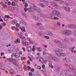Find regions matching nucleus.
Instances as JSON below:
<instances>
[{"label":"nucleus","instance_id":"nucleus-23","mask_svg":"<svg viewBox=\"0 0 76 76\" xmlns=\"http://www.w3.org/2000/svg\"><path fill=\"white\" fill-rule=\"evenodd\" d=\"M21 13L23 16H24V17H25V18H26V14H25V12H24L22 11H21Z\"/></svg>","mask_w":76,"mask_h":76},{"label":"nucleus","instance_id":"nucleus-15","mask_svg":"<svg viewBox=\"0 0 76 76\" xmlns=\"http://www.w3.org/2000/svg\"><path fill=\"white\" fill-rule=\"evenodd\" d=\"M14 56L16 58H18L19 57V56H20V54L19 53H15Z\"/></svg>","mask_w":76,"mask_h":76},{"label":"nucleus","instance_id":"nucleus-9","mask_svg":"<svg viewBox=\"0 0 76 76\" xmlns=\"http://www.w3.org/2000/svg\"><path fill=\"white\" fill-rule=\"evenodd\" d=\"M33 9L35 11H36V12H38V13H40L41 10H40V9L38 8L37 6H34L33 7Z\"/></svg>","mask_w":76,"mask_h":76},{"label":"nucleus","instance_id":"nucleus-48","mask_svg":"<svg viewBox=\"0 0 76 76\" xmlns=\"http://www.w3.org/2000/svg\"><path fill=\"white\" fill-rule=\"evenodd\" d=\"M65 56V53H61V56H63V57H64V56Z\"/></svg>","mask_w":76,"mask_h":76},{"label":"nucleus","instance_id":"nucleus-43","mask_svg":"<svg viewBox=\"0 0 76 76\" xmlns=\"http://www.w3.org/2000/svg\"><path fill=\"white\" fill-rule=\"evenodd\" d=\"M64 60H65V61H66V62H69V59H67L66 58H65V59H64Z\"/></svg>","mask_w":76,"mask_h":76},{"label":"nucleus","instance_id":"nucleus-55","mask_svg":"<svg viewBox=\"0 0 76 76\" xmlns=\"http://www.w3.org/2000/svg\"><path fill=\"white\" fill-rule=\"evenodd\" d=\"M17 41L18 42V43H20V39H17Z\"/></svg>","mask_w":76,"mask_h":76},{"label":"nucleus","instance_id":"nucleus-14","mask_svg":"<svg viewBox=\"0 0 76 76\" xmlns=\"http://www.w3.org/2000/svg\"><path fill=\"white\" fill-rule=\"evenodd\" d=\"M64 9L66 10V11L68 12H70V9L68 7H64Z\"/></svg>","mask_w":76,"mask_h":76},{"label":"nucleus","instance_id":"nucleus-44","mask_svg":"<svg viewBox=\"0 0 76 76\" xmlns=\"http://www.w3.org/2000/svg\"><path fill=\"white\" fill-rule=\"evenodd\" d=\"M18 37L19 38H22V35L18 34Z\"/></svg>","mask_w":76,"mask_h":76},{"label":"nucleus","instance_id":"nucleus-51","mask_svg":"<svg viewBox=\"0 0 76 76\" xmlns=\"http://www.w3.org/2000/svg\"><path fill=\"white\" fill-rule=\"evenodd\" d=\"M16 26L17 28H19V26H20V25H19V24L17 23L16 24Z\"/></svg>","mask_w":76,"mask_h":76},{"label":"nucleus","instance_id":"nucleus-22","mask_svg":"<svg viewBox=\"0 0 76 76\" xmlns=\"http://www.w3.org/2000/svg\"><path fill=\"white\" fill-rule=\"evenodd\" d=\"M20 28L21 29L22 31L23 32H26V31L25 30V28L23 27H22V28H21V27H20Z\"/></svg>","mask_w":76,"mask_h":76},{"label":"nucleus","instance_id":"nucleus-63","mask_svg":"<svg viewBox=\"0 0 76 76\" xmlns=\"http://www.w3.org/2000/svg\"><path fill=\"white\" fill-rule=\"evenodd\" d=\"M33 41V40H32L30 39H29V42L30 43H32V42Z\"/></svg>","mask_w":76,"mask_h":76},{"label":"nucleus","instance_id":"nucleus-2","mask_svg":"<svg viewBox=\"0 0 76 76\" xmlns=\"http://www.w3.org/2000/svg\"><path fill=\"white\" fill-rule=\"evenodd\" d=\"M63 35H66L67 36H69L72 35V31L68 30H65L62 32Z\"/></svg>","mask_w":76,"mask_h":76},{"label":"nucleus","instance_id":"nucleus-32","mask_svg":"<svg viewBox=\"0 0 76 76\" xmlns=\"http://www.w3.org/2000/svg\"><path fill=\"white\" fill-rule=\"evenodd\" d=\"M37 50L38 51L40 52L42 50L41 48L39 47V48H37Z\"/></svg>","mask_w":76,"mask_h":76},{"label":"nucleus","instance_id":"nucleus-27","mask_svg":"<svg viewBox=\"0 0 76 76\" xmlns=\"http://www.w3.org/2000/svg\"><path fill=\"white\" fill-rule=\"evenodd\" d=\"M39 15L40 17H42V18H44V15L41 13H39Z\"/></svg>","mask_w":76,"mask_h":76},{"label":"nucleus","instance_id":"nucleus-39","mask_svg":"<svg viewBox=\"0 0 76 76\" xmlns=\"http://www.w3.org/2000/svg\"><path fill=\"white\" fill-rule=\"evenodd\" d=\"M73 35L76 37V30L74 31L73 32Z\"/></svg>","mask_w":76,"mask_h":76},{"label":"nucleus","instance_id":"nucleus-18","mask_svg":"<svg viewBox=\"0 0 76 76\" xmlns=\"http://www.w3.org/2000/svg\"><path fill=\"white\" fill-rule=\"evenodd\" d=\"M12 62L14 64H15V65H18V61L16 59H14L13 60Z\"/></svg>","mask_w":76,"mask_h":76},{"label":"nucleus","instance_id":"nucleus-25","mask_svg":"<svg viewBox=\"0 0 76 76\" xmlns=\"http://www.w3.org/2000/svg\"><path fill=\"white\" fill-rule=\"evenodd\" d=\"M7 60L9 61L10 62H12V61H13V58H8L7 59Z\"/></svg>","mask_w":76,"mask_h":76},{"label":"nucleus","instance_id":"nucleus-34","mask_svg":"<svg viewBox=\"0 0 76 76\" xmlns=\"http://www.w3.org/2000/svg\"><path fill=\"white\" fill-rule=\"evenodd\" d=\"M49 59H51V60H53L54 57L52 56H49Z\"/></svg>","mask_w":76,"mask_h":76},{"label":"nucleus","instance_id":"nucleus-26","mask_svg":"<svg viewBox=\"0 0 76 76\" xmlns=\"http://www.w3.org/2000/svg\"><path fill=\"white\" fill-rule=\"evenodd\" d=\"M54 42L56 43V44H59L60 43V41L59 40H57V39H56L54 40Z\"/></svg>","mask_w":76,"mask_h":76},{"label":"nucleus","instance_id":"nucleus-1","mask_svg":"<svg viewBox=\"0 0 76 76\" xmlns=\"http://www.w3.org/2000/svg\"><path fill=\"white\" fill-rule=\"evenodd\" d=\"M33 26L34 27L37 28L38 29H41V30H45V28L44 26H41V23H37V24H34Z\"/></svg>","mask_w":76,"mask_h":76},{"label":"nucleus","instance_id":"nucleus-42","mask_svg":"<svg viewBox=\"0 0 76 76\" xmlns=\"http://www.w3.org/2000/svg\"><path fill=\"white\" fill-rule=\"evenodd\" d=\"M1 18H3V17H1V16L0 15V19H1L0 22H3L4 21L3 20V19H1Z\"/></svg>","mask_w":76,"mask_h":76},{"label":"nucleus","instance_id":"nucleus-56","mask_svg":"<svg viewBox=\"0 0 76 76\" xmlns=\"http://www.w3.org/2000/svg\"><path fill=\"white\" fill-rule=\"evenodd\" d=\"M29 76H32V73L31 72H29Z\"/></svg>","mask_w":76,"mask_h":76},{"label":"nucleus","instance_id":"nucleus-28","mask_svg":"<svg viewBox=\"0 0 76 76\" xmlns=\"http://www.w3.org/2000/svg\"><path fill=\"white\" fill-rule=\"evenodd\" d=\"M12 22L13 24H15V23H17V21L16 20H12Z\"/></svg>","mask_w":76,"mask_h":76},{"label":"nucleus","instance_id":"nucleus-3","mask_svg":"<svg viewBox=\"0 0 76 76\" xmlns=\"http://www.w3.org/2000/svg\"><path fill=\"white\" fill-rule=\"evenodd\" d=\"M63 51V50L61 49H58L57 50H56V55H57L58 56H61V53L60 52H62Z\"/></svg>","mask_w":76,"mask_h":76},{"label":"nucleus","instance_id":"nucleus-29","mask_svg":"<svg viewBox=\"0 0 76 76\" xmlns=\"http://www.w3.org/2000/svg\"><path fill=\"white\" fill-rule=\"evenodd\" d=\"M64 40L66 42H67V43H69V39L67 38H65Z\"/></svg>","mask_w":76,"mask_h":76},{"label":"nucleus","instance_id":"nucleus-62","mask_svg":"<svg viewBox=\"0 0 76 76\" xmlns=\"http://www.w3.org/2000/svg\"><path fill=\"white\" fill-rule=\"evenodd\" d=\"M43 55H46V53L45 52V51H44L43 52Z\"/></svg>","mask_w":76,"mask_h":76},{"label":"nucleus","instance_id":"nucleus-30","mask_svg":"<svg viewBox=\"0 0 76 76\" xmlns=\"http://www.w3.org/2000/svg\"><path fill=\"white\" fill-rule=\"evenodd\" d=\"M66 47H67V45L63 43L62 48H66Z\"/></svg>","mask_w":76,"mask_h":76},{"label":"nucleus","instance_id":"nucleus-6","mask_svg":"<svg viewBox=\"0 0 76 76\" xmlns=\"http://www.w3.org/2000/svg\"><path fill=\"white\" fill-rule=\"evenodd\" d=\"M67 75V72L66 71H62L60 74L61 76H66Z\"/></svg>","mask_w":76,"mask_h":76},{"label":"nucleus","instance_id":"nucleus-45","mask_svg":"<svg viewBox=\"0 0 76 76\" xmlns=\"http://www.w3.org/2000/svg\"><path fill=\"white\" fill-rule=\"evenodd\" d=\"M42 71L43 72V73L44 74V75H46L47 74V73L45 72V71H44V69H42Z\"/></svg>","mask_w":76,"mask_h":76},{"label":"nucleus","instance_id":"nucleus-10","mask_svg":"<svg viewBox=\"0 0 76 76\" xmlns=\"http://www.w3.org/2000/svg\"><path fill=\"white\" fill-rule=\"evenodd\" d=\"M46 17L48 18L51 19H54V16L52 15L48 14L46 15Z\"/></svg>","mask_w":76,"mask_h":76},{"label":"nucleus","instance_id":"nucleus-52","mask_svg":"<svg viewBox=\"0 0 76 76\" xmlns=\"http://www.w3.org/2000/svg\"><path fill=\"white\" fill-rule=\"evenodd\" d=\"M37 68L39 70H41V67L40 66H38L37 67Z\"/></svg>","mask_w":76,"mask_h":76},{"label":"nucleus","instance_id":"nucleus-40","mask_svg":"<svg viewBox=\"0 0 76 76\" xmlns=\"http://www.w3.org/2000/svg\"><path fill=\"white\" fill-rule=\"evenodd\" d=\"M22 21L23 22V23L24 25H27L25 21H24L23 20H22Z\"/></svg>","mask_w":76,"mask_h":76},{"label":"nucleus","instance_id":"nucleus-36","mask_svg":"<svg viewBox=\"0 0 76 76\" xmlns=\"http://www.w3.org/2000/svg\"><path fill=\"white\" fill-rule=\"evenodd\" d=\"M38 35H39V36H40V37H44V36L43 35V34L40 33H38Z\"/></svg>","mask_w":76,"mask_h":76},{"label":"nucleus","instance_id":"nucleus-33","mask_svg":"<svg viewBox=\"0 0 76 76\" xmlns=\"http://www.w3.org/2000/svg\"><path fill=\"white\" fill-rule=\"evenodd\" d=\"M40 4L41 7H45L44 4H42V3H40Z\"/></svg>","mask_w":76,"mask_h":76},{"label":"nucleus","instance_id":"nucleus-4","mask_svg":"<svg viewBox=\"0 0 76 76\" xmlns=\"http://www.w3.org/2000/svg\"><path fill=\"white\" fill-rule=\"evenodd\" d=\"M50 4L52 6H53V7H55V8H56V9L59 8V7L58 6V5L54 2H51L50 3Z\"/></svg>","mask_w":76,"mask_h":76},{"label":"nucleus","instance_id":"nucleus-17","mask_svg":"<svg viewBox=\"0 0 76 76\" xmlns=\"http://www.w3.org/2000/svg\"><path fill=\"white\" fill-rule=\"evenodd\" d=\"M39 61L40 62H41L43 64L45 63V61H44V58L42 57H41L39 58Z\"/></svg>","mask_w":76,"mask_h":76},{"label":"nucleus","instance_id":"nucleus-49","mask_svg":"<svg viewBox=\"0 0 76 76\" xmlns=\"http://www.w3.org/2000/svg\"><path fill=\"white\" fill-rule=\"evenodd\" d=\"M17 67L16 68V69L18 70H20V68L19 67V66L17 65Z\"/></svg>","mask_w":76,"mask_h":76},{"label":"nucleus","instance_id":"nucleus-21","mask_svg":"<svg viewBox=\"0 0 76 76\" xmlns=\"http://www.w3.org/2000/svg\"><path fill=\"white\" fill-rule=\"evenodd\" d=\"M46 35H50V36H53V33L49 31H48L46 32Z\"/></svg>","mask_w":76,"mask_h":76},{"label":"nucleus","instance_id":"nucleus-37","mask_svg":"<svg viewBox=\"0 0 76 76\" xmlns=\"http://www.w3.org/2000/svg\"><path fill=\"white\" fill-rule=\"evenodd\" d=\"M75 48V47L74 46L72 48H70L69 49L70 51H71V52H72V53L73 52V51L72 50H73V49H74V48Z\"/></svg>","mask_w":76,"mask_h":76},{"label":"nucleus","instance_id":"nucleus-46","mask_svg":"<svg viewBox=\"0 0 76 76\" xmlns=\"http://www.w3.org/2000/svg\"><path fill=\"white\" fill-rule=\"evenodd\" d=\"M53 19H55V20H58V18L56 17H54Z\"/></svg>","mask_w":76,"mask_h":76},{"label":"nucleus","instance_id":"nucleus-47","mask_svg":"<svg viewBox=\"0 0 76 76\" xmlns=\"http://www.w3.org/2000/svg\"><path fill=\"white\" fill-rule=\"evenodd\" d=\"M70 25L67 24V25H65V28H70V27H69V26Z\"/></svg>","mask_w":76,"mask_h":76},{"label":"nucleus","instance_id":"nucleus-41","mask_svg":"<svg viewBox=\"0 0 76 76\" xmlns=\"http://www.w3.org/2000/svg\"><path fill=\"white\" fill-rule=\"evenodd\" d=\"M2 6H3L4 9H6V8H7V6L5 4H3Z\"/></svg>","mask_w":76,"mask_h":76},{"label":"nucleus","instance_id":"nucleus-24","mask_svg":"<svg viewBox=\"0 0 76 76\" xmlns=\"http://www.w3.org/2000/svg\"><path fill=\"white\" fill-rule=\"evenodd\" d=\"M53 60H55L56 61L59 62V59L58 58L56 57H54L53 58Z\"/></svg>","mask_w":76,"mask_h":76},{"label":"nucleus","instance_id":"nucleus-11","mask_svg":"<svg viewBox=\"0 0 76 76\" xmlns=\"http://www.w3.org/2000/svg\"><path fill=\"white\" fill-rule=\"evenodd\" d=\"M14 48L13 47H11L10 48H9L8 49L9 53H12L14 52Z\"/></svg>","mask_w":76,"mask_h":76},{"label":"nucleus","instance_id":"nucleus-60","mask_svg":"<svg viewBox=\"0 0 76 76\" xmlns=\"http://www.w3.org/2000/svg\"><path fill=\"white\" fill-rule=\"evenodd\" d=\"M45 65L43 64L42 66V69H45Z\"/></svg>","mask_w":76,"mask_h":76},{"label":"nucleus","instance_id":"nucleus-58","mask_svg":"<svg viewBox=\"0 0 76 76\" xmlns=\"http://www.w3.org/2000/svg\"><path fill=\"white\" fill-rule=\"evenodd\" d=\"M34 68H31L30 71L31 72H34Z\"/></svg>","mask_w":76,"mask_h":76},{"label":"nucleus","instance_id":"nucleus-57","mask_svg":"<svg viewBox=\"0 0 76 76\" xmlns=\"http://www.w3.org/2000/svg\"><path fill=\"white\" fill-rule=\"evenodd\" d=\"M44 37L45 38H46V39H49V38H50V37H49L48 36H44Z\"/></svg>","mask_w":76,"mask_h":76},{"label":"nucleus","instance_id":"nucleus-31","mask_svg":"<svg viewBox=\"0 0 76 76\" xmlns=\"http://www.w3.org/2000/svg\"><path fill=\"white\" fill-rule=\"evenodd\" d=\"M58 47H59L60 48H63V43L59 44L58 45Z\"/></svg>","mask_w":76,"mask_h":76},{"label":"nucleus","instance_id":"nucleus-38","mask_svg":"<svg viewBox=\"0 0 76 76\" xmlns=\"http://www.w3.org/2000/svg\"><path fill=\"white\" fill-rule=\"evenodd\" d=\"M60 3H61V4H65L66 2L64 1H62L60 2Z\"/></svg>","mask_w":76,"mask_h":76},{"label":"nucleus","instance_id":"nucleus-20","mask_svg":"<svg viewBox=\"0 0 76 76\" xmlns=\"http://www.w3.org/2000/svg\"><path fill=\"white\" fill-rule=\"evenodd\" d=\"M27 50L29 53H31V47L29 46L27 48Z\"/></svg>","mask_w":76,"mask_h":76},{"label":"nucleus","instance_id":"nucleus-35","mask_svg":"<svg viewBox=\"0 0 76 76\" xmlns=\"http://www.w3.org/2000/svg\"><path fill=\"white\" fill-rule=\"evenodd\" d=\"M23 69L25 71H27V68H26V65H24V66Z\"/></svg>","mask_w":76,"mask_h":76},{"label":"nucleus","instance_id":"nucleus-59","mask_svg":"<svg viewBox=\"0 0 76 76\" xmlns=\"http://www.w3.org/2000/svg\"><path fill=\"white\" fill-rule=\"evenodd\" d=\"M25 4V7H28V4L27 3H26Z\"/></svg>","mask_w":76,"mask_h":76},{"label":"nucleus","instance_id":"nucleus-19","mask_svg":"<svg viewBox=\"0 0 76 76\" xmlns=\"http://www.w3.org/2000/svg\"><path fill=\"white\" fill-rule=\"evenodd\" d=\"M69 28H76V25H74L70 24L69 26Z\"/></svg>","mask_w":76,"mask_h":76},{"label":"nucleus","instance_id":"nucleus-54","mask_svg":"<svg viewBox=\"0 0 76 76\" xmlns=\"http://www.w3.org/2000/svg\"><path fill=\"white\" fill-rule=\"evenodd\" d=\"M22 40V41H23L24 42V41H25L26 40V38L25 37L23 38Z\"/></svg>","mask_w":76,"mask_h":76},{"label":"nucleus","instance_id":"nucleus-64","mask_svg":"<svg viewBox=\"0 0 76 76\" xmlns=\"http://www.w3.org/2000/svg\"><path fill=\"white\" fill-rule=\"evenodd\" d=\"M57 25H58V26H60V22L57 23Z\"/></svg>","mask_w":76,"mask_h":76},{"label":"nucleus","instance_id":"nucleus-7","mask_svg":"<svg viewBox=\"0 0 76 76\" xmlns=\"http://www.w3.org/2000/svg\"><path fill=\"white\" fill-rule=\"evenodd\" d=\"M24 10L25 12H27V10H28L29 12H33L34 11V9L32 7H30L29 8L25 7L24 8Z\"/></svg>","mask_w":76,"mask_h":76},{"label":"nucleus","instance_id":"nucleus-8","mask_svg":"<svg viewBox=\"0 0 76 76\" xmlns=\"http://www.w3.org/2000/svg\"><path fill=\"white\" fill-rule=\"evenodd\" d=\"M53 14L55 16H58L60 15V12L58 10H55L53 12Z\"/></svg>","mask_w":76,"mask_h":76},{"label":"nucleus","instance_id":"nucleus-50","mask_svg":"<svg viewBox=\"0 0 76 76\" xmlns=\"http://www.w3.org/2000/svg\"><path fill=\"white\" fill-rule=\"evenodd\" d=\"M15 3H14L13 2H12L11 4V5L12 6H15Z\"/></svg>","mask_w":76,"mask_h":76},{"label":"nucleus","instance_id":"nucleus-12","mask_svg":"<svg viewBox=\"0 0 76 76\" xmlns=\"http://www.w3.org/2000/svg\"><path fill=\"white\" fill-rule=\"evenodd\" d=\"M21 44L24 47L25 46V45H26V46H28V42H24V41H22L21 42Z\"/></svg>","mask_w":76,"mask_h":76},{"label":"nucleus","instance_id":"nucleus-61","mask_svg":"<svg viewBox=\"0 0 76 76\" xmlns=\"http://www.w3.org/2000/svg\"><path fill=\"white\" fill-rule=\"evenodd\" d=\"M12 29H16V28L15 27V26H12L11 27Z\"/></svg>","mask_w":76,"mask_h":76},{"label":"nucleus","instance_id":"nucleus-13","mask_svg":"<svg viewBox=\"0 0 76 76\" xmlns=\"http://www.w3.org/2000/svg\"><path fill=\"white\" fill-rule=\"evenodd\" d=\"M69 68L72 70H76V68L73 65H70L69 66Z\"/></svg>","mask_w":76,"mask_h":76},{"label":"nucleus","instance_id":"nucleus-16","mask_svg":"<svg viewBox=\"0 0 76 76\" xmlns=\"http://www.w3.org/2000/svg\"><path fill=\"white\" fill-rule=\"evenodd\" d=\"M42 2H43V4L45 7L47 6L48 5V1H45V0L43 1H42Z\"/></svg>","mask_w":76,"mask_h":76},{"label":"nucleus","instance_id":"nucleus-5","mask_svg":"<svg viewBox=\"0 0 76 76\" xmlns=\"http://www.w3.org/2000/svg\"><path fill=\"white\" fill-rule=\"evenodd\" d=\"M33 19H35V20H36L39 22H42V19H41V18H40L37 17L35 16H33Z\"/></svg>","mask_w":76,"mask_h":76},{"label":"nucleus","instance_id":"nucleus-53","mask_svg":"<svg viewBox=\"0 0 76 76\" xmlns=\"http://www.w3.org/2000/svg\"><path fill=\"white\" fill-rule=\"evenodd\" d=\"M49 65L50 67H51L52 68H53V65H52V64H49Z\"/></svg>","mask_w":76,"mask_h":76}]
</instances>
